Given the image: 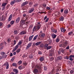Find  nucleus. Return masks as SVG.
Returning <instances> with one entry per match:
<instances>
[{
    "mask_svg": "<svg viewBox=\"0 0 74 74\" xmlns=\"http://www.w3.org/2000/svg\"><path fill=\"white\" fill-rule=\"evenodd\" d=\"M60 21H63L64 19V17L63 16H61L60 18Z\"/></svg>",
    "mask_w": 74,
    "mask_h": 74,
    "instance_id": "393cba45",
    "label": "nucleus"
},
{
    "mask_svg": "<svg viewBox=\"0 0 74 74\" xmlns=\"http://www.w3.org/2000/svg\"><path fill=\"white\" fill-rule=\"evenodd\" d=\"M10 5L9 4H8L6 7V9H8V8L10 7Z\"/></svg>",
    "mask_w": 74,
    "mask_h": 74,
    "instance_id": "a18cd8bd",
    "label": "nucleus"
},
{
    "mask_svg": "<svg viewBox=\"0 0 74 74\" xmlns=\"http://www.w3.org/2000/svg\"><path fill=\"white\" fill-rule=\"evenodd\" d=\"M33 54H30V55L29 56V57L31 59H32V58H33Z\"/></svg>",
    "mask_w": 74,
    "mask_h": 74,
    "instance_id": "bb28decb",
    "label": "nucleus"
},
{
    "mask_svg": "<svg viewBox=\"0 0 74 74\" xmlns=\"http://www.w3.org/2000/svg\"><path fill=\"white\" fill-rule=\"evenodd\" d=\"M45 36V34H41V36L42 37H44Z\"/></svg>",
    "mask_w": 74,
    "mask_h": 74,
    "instance_id": "8fccbe9b",
    "label": "nucleus"
},
{
    "mask_svg": "<svg viewBox=\"0 0 74 74\" xmlns=\"http://www.w3.org/2000/svg\"><path fill=\"white\" fill-rule=\"evenodd\" d=\"M38 25L37 26H35L33 29V33H34V32H36V31H38L40 29L41 27L40 26V23H38Z\"/></svg>",
    "mask_w": 74,
    "mask_h": 74,
    "instance_id": "f257e3e1",
    "label": "nucleus"
},
{
    "mask_svg": "<svg viewBox=\"0 0 74 74\" xmlns=\"http://www.w3.org/2000/svg\"><path fill=\"white\" fill-rule=\"evenodd\" d=\"M3 8H2V10H5V6H2Z\"/></svg>",
    "mask_w": 74,
    "mask_h": 74,
    "instance_id": "6e6d98bb",
    "label": "nucleus"
},
{
    "mask_svg": "<svg viewBox=\"0 0 74 74\" xmlns=\"http://www.w3.org/2000/svg\"><path fill=\"white\" fill-rule=\"evenodd\" d=\"M26 33V32L25 31H22L20 33V34L21 35H23V34H25Z\"/></svg>",
    "mask_w": 74,
    "mask_h": 74,
    "instance_id": "f8f14e48",
    "label": "nucleus"
},
{
    "mask_svg": "<svg viewBox=\"0 0 74 74\" xmlns=\"http://www.w3.org/2000/svg\"><path fill=\"white\" fill-rule=\"evenodd\" d=\"M12 15L11 14L9 17V18L8 19V21L9 22H10V21H11V19H12Z\"/></svg>",
    "mask_w": 74,
    "mask_h": 74,
    "instance_id": "423d86ee",
    "label": "nucleus"
},
{
    "mask_svg": "<svg viewBox=\"0 0 74 74\" xmlns=\"http://www.w3.org/2000/svg\"><path fill=\"white\" fill-rule=\"evenodd\" d=\"M12 66H14L15 67H16V63H14L12 64Z\"/></svg>",
    "mask_w": 74,
    "mask_h": 74,
    "instance_id": "2f4dec72",
    "label": "nucleus"
},
{
    "mask_svg": "<svg viewBox=\"0 0 74 74\" xmlns=\"http://www.w3.org/2000/svg\"><path fill=\"white\" fill-rule=\"evenodd\" d=\"M21 0H16V2H20Z\"/></svg>",
    "mask_w": 74,
    "mask_h": 74,
    "instance_id": "680f3d73",
    "label": "nucleus"
},
{
    "mask_svg": "<svg viewBox=\"0 0 74 74\" xmlns=\"http://www.w3.org/2000/svg\"><path fill=\"white\" fill-rule=\"evenodd\" d=\"M14 59H15V58L14 57H13L11 59V60L12 62L13 61H14Z\"/></svg>",
    "mask_w": 74,
    "mask_h": 74,
    "instance_id": "4d7b16f0",
    "label": "nucleus"
},
{
    "mask_svg": "<svg viewBox=\"0 0 74 74\" xmlns=\"http://www.w3.org/2000/svg\"><path fill=\"white\" fill-rule=\"evenodd\" d=\"M58 60H62V56H60L58 57Z\"/></svg>",
    "mask_w": 74,
    "mask_h": 74,
    "instance_id": "dca6fc26",
    "label": "nucleus"
},
{
    "mask_svg": "<svg viewBox=\"0 0 74 74\" xmlns=\"http://www.w3.org/2000/svg\"><path fill=\"white\" fill-rule=\"evenodd\" d=\"M54 70H55V69H53L51 71V73L52 74H54V73H55V71H54Z\"/></svg>",
    "mask_w": 74,
    "mask_h": 74,
    "instance_id": "cd10ccee",
    "label": "nucleus"
},
{
    "mask_svg": "<svg viewBox=\"0 0 74 74\" xmlns=\"http://www.w3.org/2000/svg\"><path fill=\"white\" fill-rule=\"evenodd\" d=\"M40 47L41 48H42V47H44V45L43 44H42L40 45Z\"/></svg>",
    "mask_w": 74,
    "mask_h": 74,
    "instance_id": "864d4df0",
    "label": "nucleus"
},
{
    "mask_svg": "<svg viewBox=\"0 0 74 74\" xmlns=\"http://www.w3.org/2000/svg\"><path fill=\"white\" fill-rule=\"evenodd\" d=\"M64 58V59H66L68 60H69V57L68 56H66Z\"/></svg>",
    "mask_w": 74,
    "mask_h": 74,
    "instance_id": "37998d69",
    "label": "nucleus"
},
{
    "mask_svg": "<svg viewBox=\"0 0 74 74\" xmlns=\"http://www.w3.org/2000/svg\"><path fill=\"white\" fill-rule=\"evenodd\" d=\"M48 45L47 44H46L44 46V47L45 48H46V49H47V48H48Z\"/></svg>",
    "mask_w": 74,
    "mask_h": 74,
    "instance_id": "5701e85b",
    "label": "nucleus"
},
{
    "mask_svg": "<svg viewBox=\"0 0 74 74\" xmlns=\"http://www.w3.org/2000/svg\"><path fill=\"white\" fill-rule=\"evenodd\" d=\"M49 56H53V52H51L50 53Z\"/></svg>",
    "mask_w": 74,
    "mask_h": 74,
    "instance_id": "412c9836",
    "label": "nucleus"
},
{
    "mask_svg": "<svg viewBox=\"0 0 74 74\" xmlns=\"http://www.w3.org/2000/svg\"><path fill=\"white\" fill-rule=\"evenodd\" d=\"M27 4H28V2L27 1L23 2V3L21 4V6H25V5Z\"/></svg>",
    "mask_w": 74,
    "mask_h": 74,
    "instance_id": "39448f33",
    "label": "nucleus"
},
{
    "mask_svg": "<svg viewBox=\"0 0 74 74\" xmlns=\"http://www.w3.org/2000/svg\"><path fill=\"white\" fill-rule=\"evenodd\" d=\"M7 5V3H4L2 5V6H5Z\"/></svg>",
    "mask_w": 74,
    "mask_h": 74,
    "instance_id": "a19ab883",
    "label": "nucleus"
},
{
    "mask_svg": "<svg viewBox=\"0 0 74 74\" xmlns=\"http://www.w3.org/2000/svg\"><path fill=\"white\" fill-rule=\"evenodd\" d=\"M10 40H11L10 39H8L7 40L8 42V43H10Z\"/></svg>",
    "mask_w": 74,
    "mask_h": 74,
    "instance_id": "09e8293b",
    "label": "nucleus"
},
{
    "mask_svg": "<svg viewBox=\"0 0 74 74\" xmlns=\"http://www.w3.org/2000/svg\"><path fill=\"white\" fill-rule=\"evenodd\" d=\"M22 42L21 41H20V42H19V43H18V45H21V44H22Z\"/></svg>",
    "mask_w": 74,
    "mask_h": 74,
    "instance_id": "3c124183",
    "label": "nucleus"
},
{
    "mask_svg": "<svg viewBox=\"0 0 74 74\" xmlns=\"http://www.w3.org/2000/svg\"><path fill=\"white\" fill-rule=\"evenodd\" d=\"M34 36V35H33L32 36H31L29 37V41H31L32 40V38H33V36Z\"/></svg>",
    "mask_w": 74,
    "mask_h": 74,
    "instance_id": "4468645a",
    "label": "nucleus"
},
{
    "mask_svg": "<svg viewBox=\"0 0 74 74\" xmlns=\"http://www.w3.org/2000/svg\"><path fill=\"white\" fill-rule=\"evenodd\" d=\"M63 9H62L60 11H61V13H62V12H63Z\"/></svg>",
    "mask_w": 74,
    "mask_h": 74,
    "instance_id": "338daca9",
    "label": "nucleus"
},
{
    "mask_svg": "<svg viewBox=\"0 0 74 74\" xmlns=\"http://www.w3.org/2000/svg\"><path fill=\"white\" fill-rule=\"evenodd\" d=\"M69 58H74V55H71L70 56Z\"/></svg>",
    "mask_w": 74,
    "mask_h": 74,
    "instance_id": "f704fd0d",
    "label": "nucleus"
},
{
    "mask_svg": "<svg viewBox=\"0 0 74 74\" xmlns=\"http://www.w3.org/2000/svg\"><path fill=\"white\" fill-rule=\"evenodd\" d=\"M1 54L2 55H5V52H3V51H1Z\"/></svg>",
    "mask_w": 74,
    "mask_h": 74,
    "instance_id": "c85d7f7f",
    "label": "nucleus"
},
{
    "mask_svg": "<svg viewBox=\"0 0 74 74\" xmlns=\"http://www.w3.org/2000/svg\"><path fill=\"white\" fill-rule=\"evenodd\" d=\"M60 40V39H59V38H57L56 40V42H59Z\"/></svg>",
    "mask_w": 74,
    "mask_h": 74,
    "instance_id": "b1692460",
    "label": "nucleus"
},
{
    "mask_svg": "<svg viewBox=\"0 0 74 74\" xmlns=\"http://www.w3.org/2000/svg\"><path fill=\"white\" fill-rule=\"evenodd\" d=\"M22 63V62L21 61H20L18 62V65H19V64H21Z\"/></svg>",
    "mask_w": 74,
    "mask_h": 74,
    "instance_id": "c9c22d12",
    "label": "nucleus"
},
{
    "mask_svg": "<svg viewBox=\"0 0 74 74\" xmlns=\"http://www.w3.org/2000/svg\"><path fill=\"white\" fill-rule=\"evenodd\" d=\"M49 44H51V40H49Z\"/></svg>",
    "mask_w": 74,
    "mask_h": 74,
    "instance_id": "0e129e2a",
    "label": "nucleus"
},
{
    "mask_svg": "<svg viewBox=\"0 0 74 74\" xmlns=\"http://www.w3.org/2000/svg\"><path fill=\"white\" fill-rule=\"evenodd\" d=\"M13 71L14 72H15L16 74L18 73V71L16 69H14Z\"/></svg>",
    "mask_w": 74,
    "mask_h": 74,
    "instance_id": "2eb2a0df",
    "label": "nucleus"
},
{
    "mask_svg": "<svg viewBox=\"0 0 74 74\" xmlns=\"http://www.w3.org/2000/svg\"><path fill=\"white\" fill-rule=\"evenodd\" d=\"M9 66V64H8V63H7V64H6V69H8V67Z\"/></svg>",
    "mask_w": 74,
    "mask_h": 74,
    "instance_id": "4c0bfd02",
    "label": "nucleus"
},
{
    "mask_svg": "<svg viewBox=\"0 0 74 74\" xmlns=\"http://www.w3.org/2000/svg\"><path fill=\"white\" fill-rule=\"evenodd\" d=\"M49 20V18H47L46 19V20L45 21V22H48V21Z\"/></svg>",
    "mask_w": 74,
    "mask_h": 74,
    "instance_id": "de8ad7c7",
    "label": "nucleus"
},
{
    "mask_svg": "<svg viewBox=\"0 0 74 74\" xmlns=\"http://www.w3.org/2000/svg\"><path fill=\"white\" fill-rule=\"evenodd\" d=\"M51 48H52V46H49V47L48 46L47 48V50H48V49H51Z\"/></svg>",
    "mask_w": 74,
    "mask_h": 74,
    "instance_id": "e433bc0d",
    "label": "nucleus"
},
{
    "mask_svg": "<svg viewBox=\"0 0 74 74\" xmlns=\"http://www.w3.org/2000/svg\"><path fill=\"white\" fill-rule=\"evenodd\" d=\"M18 69H22V66H19L18 67Z\"/></svg>",
    "mask_w": 74,
    "mask_h": 74,
    "instance_id": "052dcab7",
    "label": "nucleus"
},
{
    "mask_svg": "<svg viewBox=\"0 0 74 74\" xmlns=\"http://www.w3.org/2000/svg\"><path fill=\"white\" fill-rule=\"evenodd\" d=\"M36 68L37 69H39L40 70H41V66L39 65H36Z\"/></svg>",
    "mask_w": 74,
    "mask_h": 74,
    "instance_id": "6e6552de",
    "label": "nucleus"
},
{
    "mask_svg": "<svg viewBox=\"0 0 74 74\" xmlns=\"http://www.w3.org/2000/svg\"><path fill=\"white\" fill-rule=\"evenodd\" d=\"M33 72L34 74H36L38 73V70L36 69H34L33 70Z\"/></svg>",
    "mask_w": 74,
    "mask_h": 74,
    "instance_id": "9d476101",
    "label": "nucleus"
},
{
    "mask_svg": "<svg viewBox=\"0 0 74 74\" xmlns=\"http://www.w3.org/2000/svg\"><path fill=\"white\" fill-rule=\"evenodd\" d=\"M1 18H2V21H4L5 20V17H3V16H2Z\"/></svg>",
    "mask_w": 74,
    "mask_h": 74,
    "instance_id": "aec40b11",
    "label": "nucleus"
},
{
    "mask_svg": "<svg viewBox=\"0 0 74 74\" xmlns=\"http://www.w3.org/2000/svg\"><path fill=\"white\" fill-rule=\"evenodd\" d=\"M60 47H64V46L63 45V44H61L60 45H59Z\"/></svg>",
    "mask_w": 74,
    "mask_h": 74,
    "instance_id": "c03bdc74",
    "label": "nucleus"
},
{
    "mask_svg": "<svg viewBox=\"0 0 74 74\" xmlns=\"http://www.w3.org/2000/svg\"><path fill=\"white\" fill-rule=\"evenodd\" d=\"M38 37V35H36L34 38V40H36V39H37Z\"/></svg>",
    "mask_w": 74,
    "mask_h": 74,
    "instance_id": "7c9ffc66",
    "label": "nucleus"
},
{
    "mask_svg": "<svg viewBox=\"0 0 74 74\" xmlns=\"http://www.w3.org/2000/svg\"><path fill=\"white\" fill-rule=\"evenodd\" d=\"M69 11H68V10H66L64 11V13L65 14H68Z\"/></svg>",
    "mask_w": 74,
    "mask_h": 74,
    "instance_id": "4be33fe9",
    "label": "nucleus"
},
{
    "mask_svg": "<svg viewBox=\"0 0 74 74\" xmlns=\"http://www.w3.org/2000/svg\"><path fill=\"white\" fill-rule=\"evenodd\" d=\"M74 71L71 70L70 71V73H71V74H73V73H74Z\"/></svg>",
    "mask_w": 74,
    "mask_h": 74,
    "instance_id": "5fc2aeb1",
    "label": "nucleus"
},
{
    "mask_svg": "<svg viewBox=\"0 0 74 74\" xmlns=\"http://www.w3.org/2000/svg\"><path fill=\"white\" fill-rule=\"evenodd\" d=\"M61 53V52L60 51H58V55H60V53Z\"/></svg>",
    "mask_w": 74,
    "mask_h": 74,
    "instance_id": "e2e57ef3",
    "label": "nucleus"
},
{
    "mask_svg": "<svg viewBox=\"0 0 74 74\" xmlns=\"http://www.w3.org/2000/svg\"><path fill=\"white\" fill-rule=\"evenodd\" d=\"M21 51V49H18L17 50V51H16L17 53H18Z\"/></svg>",
    "mask_w": 74,
    "mask_h": 74,
    "instance_id": "473e14b6",
    "label": "nucleus"
},
{
    "mask_svg": "<svg viewBox=\"0 0 74 74\" xmlns=\"http://www.w3.org/2000/svg\"><path fill=\"white\" fill-rule=\"evenodd\" d=\"M14 33L15 34H18V31L16 30L14 31Z\"/></svg>",
    "mask_w": 74,
    "mask_h": 74,
    "instance_id": "58836bf2",
    "label": "nucleus"
},
{
    "mask_svg": "<svg viewBox=\"0 0 74 74\" xmlns=\"http://www.w3.org/2000/svg\"><path fill=\"white\" fill-rule=\"evenodd\" d=\"M14 23V21H12L10 22L11 25H13Z\"/></svg>",
    "mask_w": 74,
    "mask_h": 74,
    "instance_id": "ea45409f",
    "label": "nucleus"
},
{
    "mask_svg": "<svg viewBox=\"0 0 74 74\" xmlns=\"http://www.w3.org/2000/svg\"><path fill=\"white\" fill-rule=\"evenodd\" d=\"M26 19H27V18H26ZM27 20V19H26L24 20H23L21 21V25H24V24H25V21H26Z\"/></svg>",
    "mask_w": 74,
    "mask_h": 74,
    "instance_id": "20e7f679",
    "label": "nucleus"
},
{
    "mask_svg": "<svg viewBox=\"0 0 74 74\" xmlns=\"http://www.w3.org/2000/svg\"><path fill=\"white\" fill-rule=\"evenodd\" d=\"M69 60H71V61H73V58H70Z\"/></svg>",
    "mask_w": 74,
    "mask_h": 74,
    "instance_id": "774afa93",
    "label": "nucleus"
},
{
    "mask_svg": "<svg viewBox=\"0 0 74 74\" xmlns=\"http://www.w3.org/2000/svg\"><path fill=\"white\" fill-rule=\"evenodd\" d=\"M32 45V43H30L29 44L27 47H26V49H29V47H31V46Z\"/></svg>",
    "mask_w": 74,
    "mask_h": 74,
    "instance_id": "0eeeda50",
    "label": "nucleus"
},
{
    "mask_svg": "<svg viewBox=\"0 0 74 74\" xmlns=\"http://www.w3.org/2000/svg\"><path fill=\"white\" fill-rule=\"evenodd\" d=\"M56 35H54V34H53L52 35V37L53 38H56Z\"/></svg>",
    "mask_w": 74,
    "mask_h": 74,
    "instance_id": "a878e982",
    "label": "nucleus"
},
{
    "mask_svg": "<svg viewBox=\"0 0 74 74\" xmlns=\"http://www.w3.org/2000/svg\"><path fill=\"white\" fill-rule=\"evenodd\" d=\"M15 2H16V0H14L10 3V4L11 5H13V4H14Z\"/></svg>",
    "mask_w": 74,
    "mask_h": 74,
    "instance_id": "a211bd4d",
    "label": "nucleus"
},
{
    "mask_svg": "<svg viewBox=\"0 0 74 74\" xmlns=\"http://www.w3.org/2000/svg\"><path fill=\"white\" fill-rule=\"evenodd\" d=\"M34 8H31V10H30L29 11V13H31V12H32L33 11H34Z\"/></svg>",
    "mask_w": 74,
    "mask_h": 74,
    "instance_id": "ddd939ff",
    "label": "nucleus"
},
{
    "mask_svg": "<svg viewBox=\"0 0 74 74\" xmlns=\"http://www.w3.org/2000/svg\"><path fill=\"white\" fill-rule=\"evenodd\" d=\"M51 30L52 32H53V33H55L57 32V30L53 29H52Z\"/></svg>",
    "mask_w": 74,
    "mask_h": 74,
    "instance_id": "6ab92c4d",
    "label": "nucleus"
},
{
    "mask_svg": "<svg viewBox=\"0 0 74 74\" xmlns=\"http://www.w3.org/2000/svg\"><path fill=\"white\" fill-rule=\"evenodd\" d=\"M16 20L18 21H20V17H18L17 18Z\"/></svg>",
    "mask_w": 74,
    "mask_h": 74,
    "instance_id": "69168bd1",
    "label": "nucleus"
},
{
    "mask_svg": "<svg viewBox=\"0 0 74 74\" xmlns=\"http://www.w3.org/2000/svg\"><path fill=\"white\" fill-rule=\"evenodd\" d=\"M61 32H64V29L63 28H62V29H61Z\"/></svg>",
    "mask_w": 74,
    "mask_h": 74,
    "instance_id": "13d9d810",
    "label": "nucleus"
},
{
    "mask_svg": "<svg viewBox=\"0 0 74 74\" xmlns=\"http://www.w3.org/2000/svg\"><path fill=\"white\" fill-rule=\"evenodd\" d=\"M45 7H46V4H44L43 5V7H40L39 9L40 11H42V10L45 8Z\"/></svg>",
    "mask_w": 74,
    "mask_h": 74,
    "instance_id": "7ed1b4c3",
    "label": "nucleus"
},
{
    "mask_svg": "<svg viewBox=\"0 0 74 74\" xmlns=\"http://www.w3.org/2000/svg\"><path fill=\"white\" fill-rule=\"evenodd\" d=\"M23 64H24V66H26V65L27 64V63L26 62H24L23 63Z\"/></svg>",
    "mask_w": 74,
    "mask_h": 74,
    "instance_id": "bf43d9fd",
    "label": "nucleus"
},
{
    "mask_svg": "<svg viewBox=\"0 0 74 74\" xmlns=\"http://www.w3.org/2000/svg\"><path fill=\"white\" fill-rule=\"evenodd\" d=\"M50 61H52V60H54V58L53 57H51L50 59Z\"/></svg>",
    "mask_w": 74,
    "mask_h": 74,
    "instance_id": "72a5a7b5",
    "label": "nucleus"
},
{
    "mask_svg": "<svg viewBox=\"0 0 74 74\" xmlns=\"http://www.w3.org/2000/svg\"><path fill=\"white\" fill-rule=\"evenodd\" d=\"M38 54L39 55H41V54H42V52L40 51H39L38 52Z\"/></svg>",
    "mask_w": 74,
    "mask_h": 74,
    "instance_id": "49530a36",
    "label": "nucleus"
},
{
    "mask_svg": "<svg viewBox=\"0 0 74 74\" xmlns=\"http://www.w3.org/2000/svg\"><path fill=\"white\" fill-rule=\"evenodd\" d=\"M47 68L46 66H44V70H45V71L46 70H47Z\"/></svg>",
    "mask_w": 74,
    "mask_h": 74,
    "instance_id": "603ef678",
    "label": "nucleus"
},
{
    "mask_svg": "<svg viewBox=\"0 0 74 74\" xmlns=\"http://www.w3.org/2000/svg\"><path fill=\"white\" fill-rule=\"evenodd\" d=\"M69 35H70L71 34L72 35H74V31H72L70 32L69 33H68Z\"/></svg>",
    "mask_w": 74,
    "mask_h": 74,
    "instance_id": "9b49d317",
    "label": "nucleus"
},
{
    "mask_svg": "<svg viewBox=\"0 0 74 74\" xmlns=\"http://www.w3.org/2000/svg\"><path fill=\"white\" fill-rule=\"evenodd\" d=\"M60 51H61V52H62V53L64 52V49L63 48H61V49H60Z\"/></svg>",
    "mask_w": 74,
    "mask_h": 74,
    "instance_id": "c756f323",
    "label": "nucleus"
},
{
    "mask_svg": "<svg viewBox=\"0 0 74 74\" xmlns=\"http://www.w3.org/2000/svg\"><path fill=\"white\" fill-rule=\"evenodd\" d=\"M64 47H66L67 45V42H65L63 44Z\"/></svg>",
    "mask_w": 74,
    "mask_h": 74,
    "instance_id": "f3484780",
    "label": "nucleus"
},
{
    "mask_svg": "<svg viewBox=\"0 0 74 74\" xmlns=\"http://www.w3.org/2000/svg\"><path fill=\"white\" fill-rule=\"evenodd\" d=\"M18 47H19L18 45H17L16 46L15 48L13 50V52H14V51H15V50L18 49Z\"/></svg>",
    "mask_w": 74,
    "mask_h": 74,
    "instance_id": "1a4fd4ad",
    "label": "nucleus"
},
{
    "mask_svg": "<svg viewBox=\"0 0 74 74\" xmlns=\"http://www.w3.org/2000/svg\"><path fill=\"white\" fill-rule=\"evenodd\" d=\"M40 61H43V60H44V58L43 57H41L40 59Z\"/></svg>",
    "mask_w": 74,
    "mask_h": 74,
    "instance_id": "79ce46f5",
    "label": "nucleus"
},
{
    "mask_svg": "<svg viewBox=\"0 0 74 74\" xmlns=\"http://www.w3.org/2000/svg\"><path fill=\"white\" fill-rule=\"evenodd\" d=\"M41 43V42H37V43H36V44H33L32 47L33 48V47H35V45L36 46H38V45H39Z\"/></svg>",
    "mask_w": 74,
    "mask_h": 74,
    "instance_id": "f03ea898",
    "label": "nucleus"
}]
</instances>
